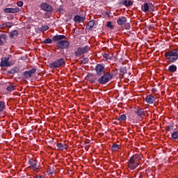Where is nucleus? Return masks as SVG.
<instances>
[{
    "mask_svg": "<svg viewBox=\"0 0 178 178\" xmlns=\"http://www.w3.org/2000/svg\"><path fill=\"white\" fill-rule=\"evenodd\" d=\"M141 162H143V155L140 154H134L128 161V168L131 170H134L138 166H140Z\"/></svg>",
    "mask_w": 178,
    "mask_h": 178,
    "instance_id": "f257e3e1",
    "label": "nucleus"
},
{
    "mask_svg": "<svg viewBox=\"0 0 178 178\" xmlns=\"http://www.w3.org/2000/svg\"><path fill=\"white\" fill-rule=\"evenodd\" d=\"M165 58H167V60H169L170 63H175L178 60V49H174L166 51L164 54Z\"/></svg>",
    "mask_w": 178,
    "mask_h": 178,
    "instance_id": "f03ea898",
    "label": "nucleus"
},
{
    "mask_svg": "<svg viewBox=\"0 0 178 178\" xmlns=\"http://www.w3.org/2000/svg\"><path fill=\"white\" fill-rule=\"evenodd\" d=\"M112 79H113V74L111 73V72H106L99 76L97 83L98 84H106L109 83Z\"/></svg>",
    "mask_w": 178,
    "mask_h": 178,
    "instance_id": "7ed1b4c3",
    "label": "nucleus"
},
{
    "mask_svg": "<svg viewBox=\"0 0 178 178\" xmlns=\"http://www.w3.org/2000/svg\"><path fill=\"white\" fill-rule=\"evenodd\" d=\"M90 49H91V47H90V46L88 45H86L82 47H79L75 50L74 53V56H76V58H79V56H81V55H84V54H88Z\"/></svg>",
    "mask_w": 178,
    "mask_h": 178,
    "instance_id": "20e7f679",
    "label": "nucleus"
},
{
    "mask_svg": "<svg viewBox=\"0 0 178 178\" xmlns=\"http://www.w3.org/2000/svg\"><path fill=\"white\" fill-rule=\"evenodd\" d=\"M65 65H66L65 58H58L50 63L49 67H50V69H58V67H62L63 66H65Z\"/></svg>",
    "mask_w": 178,
    "mask_h": 178,
    "instance_id": "39448f33",
    "label": "nucleus"
},
{
    "mask_svg": "<svg viewBox=\"0 0 178 178\" xmlns=\"http://www.w3.org/2000/svg\"><path fill=\"white\" fill-rule=\"evenodd\" d=\"M28 163L29 165L30 169L33 170V172L38 173L40 170V165L37 164V161L34 160L33 159H30L28 161Z\"/></svg>",
    "mask_w": 178,
    "mask_h": 178,
    "instance_id": "423d86ee",
    "label": "nucleus"
},
{
    "mask_svg": "<svg viewBox=\"0 0 178 178\" xmlns=\"http://www.w3.org/2000/svg\"><path fill=\"white\" fill-rule=\"evenodd\" d=\"M95 72L98 77L102 76L104 73H106L105 65L103 63L97 64L95 67Z\"/></svg>",
    "mask_w": 178,
    "mask_h": 178,
    "instance_id": "0eeeda50",
    "label": "nucleus"
},
{
    "mask_svg": "<svg viewBox=\"0 0 178 178\" xmlns=\"http://www.w3.org/2000/svg\"><path fill=\"white\" fill-rule=\"evenodd\" d=\"M58 49H67L70 47V42L67 40H60L57 42Z\"/></svg>",
    "mask_w": 178,
    "mask_h": 178,
    "instance_id": "6e6552de",
    "label": "nucleus"
},
{
    "mask_svg": "<svg viewBox=\"0 0 178 178\" xmlns=\"http://www.w3.org/2000/svg\"><path fill=\"white\" fill-rule=\"evenodd\" d=\"M9 56L3 57L1 58L0 63L1 67H9V66H12V63L9 62Z\"/></svg>",
    "mask_w": 178,
    "mask_h": 178,
    "instance_id": "1a4fd4ad",
    "label": "nucleus"
},
{
    "mask_svg": "<svg viewBox=\"0 0 178 178\" xmlns=\"http://www.w3.org/2000/svg\"><path fill=\"white\" fill-rule=\"evenodd\" d=\"M86 80L91 83L92 84H97L98 83V79L95 76V75L92 74H89L86 76Z\"/></svg>",
    "mask_w": 178,
    "mask_h": 178,
    "instance_id": "9d476101",
    "label": "nucleus"
},
{
    "mask_svg": "<svg viewBox=\"0 0 178 178\" xmlns=\"http://www.w3.org/2000/svg\"><path fill=\"white\" fill-rule=\"evenodd\" d=\"M41 8L46 12H54V8L51 5L47 3H42L40 5Z\"/></svg>",
    "mask_w": 178,
    "mask_h": 178,
    "instance_id": "9b49d317",
    "label": "nucleus"
},
{
    "mask_svg": "<svg viewBox=\"0 0 178 178\" xmlns=\"http://www.w3.org/2000/svg\"><path fill=\"white\" fill-rule=\"evenodd\" d=\"M135 113L139 116V118H143V116H145V111H144V108L140 107H137L136 108Z\"/></svg>",
    "mask_w": 178,
    "mask_h": 178,
    "instance_id": "f8f14e48",
    "label": "nucleus"
},
{
    "mask_svg": "<svg viewBox=\"0 0 178 178\" xmlns=\"http://www.w3.org/2000/svg\"><path fill=\"white\" fill-rule=\"evenodd\" d=\"M5 13H18L20 12L19 8H6L4 9Z\"/></svg>",
    "mask_w": 178,
    "mask_h": 178,
    "instance_id": "ddd939ff",
    "label": "nucleus"
},
{
    "mask_svg": "<svg viewBox=\"0 0 178 178\" xmlns=\"http://www.w3.org/2000/svg\"><path fill=\"white\" fill-rule=\"evenodd\" d=\"M54 42H59V41H62L63 40H66V35H56L53 36L52 38Z\"/></svg>",
    "mask_w": 178,
    "mask_h": 178,
    "instance_id": "4468645a",
    "label": "nucleus"
},
{
    "mask_svg": "<svg viewBox=\"0 0 178 178\" xmlns=\"http://www.w3.org/2000/svg\"><path fill=\"white\" fill-rule=\"evenodd\" d=\"M177 129L176 127V125H175V123L170 122L166 127H165V131H169L170 133H173L175 130Z\"/></svg>",
    "mask_w": 178,
    "mask_h": 178,
    "instance_id": "2eb2a0df",
    "label": "nucleus"
},
{
    "mask_svg": "<svg viewBox=\"0 0 178 178\" xmlns=\"http://www.w3.org/2000/svg\"><path fill=\"white\" fill-rule=\"evenodd\" d=\"M145 101L147 104H152L154 102H155V101H156V98L152 95H149L146 97Z\"/></svg>",
    "mask_w": 178,
    "mask_h": 178,
    "instance_id": "dca6fc26",
    "label": "nucleus"
},
{
    "mask_svg": "<svg viewBox=\"0 0 178 178\" xmlns=\"http://www.w3.org/2000/svg\"><path fill=\"white\" fill-rule=\"evenodd\" d=\"M73 20H74V22H75V23H83V22H84V20H86V17H81L80 15H76L74 17Z\"/></svg>",
    "mask_w": 178,
    "mask_h": 178,
    "instance_id": "f3484780",
    "label": "nucleus"
},
{
    "mask_svg": "<svg viewBox=\"0 0 178 178\" xmlns=\"http://www.w3.org/2000/svg\"><path fill=\"white\" fill-rule=\"evenodd\" d=\"M127 22V18L126 17H120L118 19L117 23L119 26H123Z\"/></svg>",
    "mask_w": 178,
    "mask_h": 178,
    "instance_id": "a211bd4d",
    "label": "nucleus"
},
{
    "mask_svg": "<svg viewBox=\"0 0 178 178\" xmlns=\"http://www.w3.org/2000/svg\"><path fill=\"white\" fill-rule=\"evenodd\" d=\"M57 149L59 151H63L64 149H67V145L65 143H57L56 144Z\"/></svg>",
    "mask_w": 178,
    "mask_h": 178,
    "instance_id": "6ab92c4d",
    "label": "nucleus"
},
{
    "mask_svg": "<svg viewBox=\"0 0 178 178\" xmlns=\"http://www.w3.org/2000/svg\"><path fill=\"white\" fill-rule=\"evenodd\" d=\"M168 71L170 72V73H176V72H177V66L172 64L168 67Z\"/></svg>",
    "mask_w": 178,
    "mask_h": 178,
    "instance_id": "aec40b11",
    "label": "nucleus"
},
{
    "mask_svg": "<svg viewBox=\"0 0 178 178\" xmlns=\"http://www.w3.org/2000/svg\"><path fill=\"white\" fill-rule=\"evenodd\" d=\"M141 9L145 13L149 12V3H145L141 6Z\"/></svg>",
    "mask_w": 178,
    "mask_h": 178,
    "instance_id": "412c9836",
    "label": "nucleus"
},
{
    "mask_svg": "<svg viewBox=\"0 0 178 178\" xmlns=\"http://www.w3.org/2000/svg\"><path fill=\"white\" fill-rule=\"evenodd\" d=\"M172 140H178V130L176 129L173 132L171 133Z\"/></svg>",
    "mask_w": 178,
    "mask_h": 178,
    "instance_id": "4be33fe9",
    "label": "nucleus"
},
{
    "mask_svg": "<svg viewBox=\"0 0 178 178\" xmlns=\"http://www.w3.org/2000/svg\"><path fill=\"white\" fill-rule=\"evenodd\" d=\"M94 26H95V21L94 20L90 21L87 24L88 30H91V29H93Z\"/></svg>",
    "mask_w": 178,
    "mask_h": 178,
    "instance_id": "5701e85b",
    "label": "nucleus"
},
{
    "mask_svg": "<svg viewBox=\"0 0 178 178\" xmlns=\"http://www.w3.org/2000/svg\"><path fill=\"white\" fill-rule=\"evenodd\" d=\"M122 3L124 5V6H127V8H129V6H131L133 2L131 1H127V0H122Z\"/></svg>",
    "mask_w": 178,
    "mask_h": 178,
    "instance_id": "b1692460",
    "label": "nucleus"
},
{
    "mask_svg": "<svg viewBox=\"0 0 178 178\" xmlns=\"http://www.w3.org/2000/svg\"><path fill=\"white\" fill-rule=\"evenodd\" d=\"M6 90H7V91H9V92L14 91V90H16V86L9 83V85L7 87Z\"/></svg>",
    "mask_w": 178,
    "mask_h": 178,
    "instance_id": "393cba45",
    "label": "nucleus"
},
{
    "mask_svg": "<svg viewBox=\"0 0 178 178\" xmlns=\"http://www.w3.org/2000/svg\"><path fill=\"white\" fill-rule=\"evenodd\" d=\"M6 34H1L0 35V45H3V41H6ZM3 40V41H2Z\"/></svg>",
    "mask_w": 178,
    "mask_h": 178,
    "instance_id": "a878e982",
    "label": "nucleus"
},
{
    "mask_svg": "<svg viewBox=\"0 0 178 178\" xmlns=\"http://www.w3.org/2000/svg\"><path fill=\"white\" fill-rule=\"evenodd\" d=\"M8 74H15V73H19V69L17 67H14L8 72Z\"/></svg>",
    "mask_w": 178,
    "mask_h": 178,
    "instance_id": "bb28decb",
    "label": "nucleus"
},
{
    "mask_svg": "<svg viewBox=\"0 0 178 178\" xmlns=\"http://www.w3.org/2000/svg\"><path fill=\"white\" fill-rule=\"evenodd\" d=\"M22 76L24 79H31V75L27 71L24 72L22 73Z\"/></svg>",
    "mask_w": 178,
    "mask_h": 178,
    "instance_id": "cd10ccee",
    "label": "nucleus"
},
{
    "mask_svg": "<svg viewBox=\"0 0 178 178\" xmlns=\"http://www.w3.org/2000/svg\"><path fill=\"white\" fill-rule=\"evenodd\" d=\"M17 34H19V32L17 30L13 31L10 33V38H15V37H16V35H17Z\"/></svg>",
    "mask_w": 178,
    "mask_h": 178,
    "instance_id": "c85d7f7f",
    "label": "nucleus"
},
{
    "mask_svg": "<svg viewBox=\"0 0 178 178\" xmlns=\"http://www.w3.org/2000/svg\"><path fill=\"white\" fill-rule=\"evenodd\" d=\"M126 119H127V116H126V115H124V114H122L119 116L118 120V122H123V121L126 120Z\"/></svg>",
    "mask_w": 178,
    "mask_h": 178,
    "instance_id": "c756f323",
    "label": "nucleus"
},
{
    "mask_svg": "<svg viewBox=\"0 0 178 178\" xmlns=\"http://www.w3.org/2000/svg\"><path fill=\"white\" fill-rule=\"evenodd\" d=\"M118 149H119V145L113 144L111 146V151H113L114 152H116V151H118Z\"/></svg>",
    "mask_w": 178,
    "mask_h": 178,
    "instance_id": "7c9ffc66",
    "label": "nucleus"
},
{
    "mask_svg": "<svg viewBox=\"0 0 178 178\" xmlns=\"http://www.w3.org/2000/svg\"><path fill=\"white\" fill-rule=\"evenodd\" d=\"M42 44H52V39L47 38L44 40L42 41Z\"/></svg>",
    "mask_w": 178,
    "mask_h": 178,
    "instance_id": "2f4dec72",
    "label": "nucleus"
},
{
    "mask_svg": "<svg viewBox=\"0 0 178 178\" xmlns=\"http://www.w3.org/2000/svg\"><path fill=\"white\" fill-rule=\"evenodd\" d=\"M120 72L122 73V74H126V73H127V69H126V67H120Z\"/></svg>",
    "mask_w": 178,
    "mask_h": 178,
    "instance_id": "473e14b6",
    "label": "nucleus"
},
{
    "mask_svg": "<svg viewBox=\"0 0 178 178\" xmlns=\"http://www.w3.org/2000/svg\"><path fill=\"white\" fill-rule=\"evenodd\" d=\"M103 58H105L106 59H108V60H112V56L109 54L104 53L103 54Z\"/></svg>",
    "mask_w": 178,
    "mask_h": 178,
    "instance_id": "72a5a7b5",
    "label": "nucleus"
},
{
    "mask_svg": "<svg viewBox=\"0 0 178 178\" xmlns=\"http://www.w3.org/2000/svg\"><path fill=\"white\" fill-rule=\"evenodd\" d=\"M31 77H33V74H34V73H35V72H37V69L35 68H32L31 70L29 71H26Z\"/></svg>",
    "mask_w": 178,
    "mask_h": 178,
    "instance_id": "f704fd0d",
    "label": "nucleus"
},
{
    "mask_svg": "<svg viewBox=\"0 0 178 178\" xmlns=\"http://www.w3.org/2000/svg\"><path fill=\"white\" fill-rule=\"evenodd\" d=\"M149 10H152V12L155 10V6H154L152 3H149Z\"/></svg>",
    "mask_w": 178,
    "mask_h": 178,
    "instance_id": "c9c22d12",
    "label": "nucleus"
},
{
    "mask_svg": "<svg viewBox=\"0 0 178 178\" xmlns=\"http://www.w3.org/2000/svg\"><path fill=\"white\" fill-rule=\"evenodd\" d=\"M4 108H5V102H0V112H2V111H3Z\"/></svg>",
    "mask_w": 178,
    "mask_h": 178,
    "instance_id": "e433bc0d",
    "label": "nucleus"
},
{
    "mask_svg": "<svg viewBox=\"0 0 178 178\" xmlns=\"http://www.w3.org/2000/svg\"><path fill=\"white\" fill-rule=\"evenodd\" d=\"M41 30L42 31H47V30H49V26H48V25L42 26Z\"/></svg>",
    "mask_w": 178,
    "mask_h": 178,
    "instance_id": "4c0bfd02",
    "label": "nucleus"
},
{
    "mask_svg": "<svg viewBox=\"0 0 178 178\" xmlns=\"http://www.w3.org/2000/svg\"><path fill=\"white\" fill-rule=\"evenodd\" d=\"M106 27H109L110 29H113V26L112 24V22H108L106 24Z\"/></svg>",
    "mask_w": 178,
    "mask_h": 178,
    "instance_id": "58836bf2",
    "label": "nucleus"
},
{
    "mask_svg": "<svg viewBox=\"0 0 178 178\" xmlns=\"http://www.w3.org/2000/svg\"><path fill=\"white\" fill-rule=\"evenodd\" d=\"M6 27H8V24L6 23L0 25V29H6Z\"/></svg>",
    "mask_w": 178,
    "mask_h": 178,
    "instance_id": "ea45409f",
    "label": "nucleus"
},
{
    "mask_svg": "<svg viewBox=\"0 0 178 178\" xmlns=\"http://www.w3.org/2000/svg\"><path fill=\"white\" fill-rule=\"evenodd\" d=\"M17 6H19V7L23 6V1H17Z\"/></svg>",
    "mask_w": 178,
    "mask_h": 178,
    "instance_id": "a19ab883",
    "label": "nucleus"
},
{
    "mask_svg": "<svg viewBox=\"0 0 178 178\" xmlns=\"http://www.w3.org/2000/svg\"><path fill=\"white\" fill-rule=\"evenodd\" d=\"M87 58H85L81 60V63H83V65H86V63H87Z\"/></svg>",
    "mask_w": 178,
    "mask_h": 178,
    "instance_id": "79ce46f5",
    "label": "nucleus"
},
{
    "mask_svg": "<svg viewBox=\"0 0 178 178\" xmlns=\"http://www.w3.org/2000/svg\"><path fill=\"white\" fill-rule=\"evenodd\" d=\"M63 10V6L60 5L58 8V12H62Z\"/></svg>",
    "mask_w": 178,
    "mask_h": 178,
    "instance_id": "37998d69",
    "label": "nucleus"
},
{
    "mask_svg": "<svg viewBox=\"0 0 178 178\" xmlns=\"http://www.w3.org/2000/svg\"><path fill=\"white\" fill-rule=\"evenodd\" d=\"M106 16H108V17H111V13L110 12H106Z\"/></svg>",
    "mask_w": 178,
    "mask_h": 178,
    "instance_id": "c03bdc74",
    "label": "nucleus"
},
{
    "mask_svg": "<svg viewBox=\"0 0 178 178\" xmlns=\"http://www.w3.org/2000/svg\"><path fill=\"white\" fill-rule=\"evenodd\" d=\"M156 91V89H155V88L152 89V92H155Z\"/></svg>",
    "mask_w": 178,
    "mask_h": 178,
    "instance_id": "a18cd8bd",
    "label": "nucleus"
},
{
    "mask_svg": "<svg viewBox=\"0 0 178 178\" xmlns=\"http://www.w3.org/2000/svg\"><path fill=\"white\" fill-rule=\"evenodd\" d=\"M0 6H2V0H0Z\"/></svg>",
    "mask_w": 178,
    "mask_h": 178,
    "instance_id": "49530a36",
    "label": "nucleus"
},
{
    "mask_svg": "<svg viewBox=\"0 0 178 178\" xmlns=\"http://www.w3.org/2000/svg\"><path fill=\"white\" fill-rule=\"evenodd\" d=\"M49 175H52V172H49Z\"/></svg>",
    "mask_w": 178,
    "mask_h": 178,
    "instance_id": "de8ad7c7",
    "label": "nucleus"
},
{
    "mask_svg": "<svg viewBox=\"0 0 178 178\" xmlns=\"http://www.w3.org/2000/svg\"><path fill=\"white\" fill-rule=\"evenodd\" d=\"M49 172H51V169H49Z\"/></svg>",
    "mask_w": 178,
    "mask_h": 178,
    "instance_id": "09e8293b",
    "label": "nucleus"
}]
</instances>
